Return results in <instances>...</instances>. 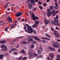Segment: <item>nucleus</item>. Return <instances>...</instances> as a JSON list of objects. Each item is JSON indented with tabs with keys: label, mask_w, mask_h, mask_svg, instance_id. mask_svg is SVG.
<instances>
[{
	"label": "nucleus",
	"mask_w": 60,
	"mask_h": 60,
	"mask_svg": "<svg viewBox=\"0 0 60 60\" xmlns=\"http://www.w3.org/2000/svg\"><path fill=\"white\" fill-rule=\"evenodd\" d=\"M24 28L25 31L27 33H29L30 34H31L34 32V30H33V29L27 24L24 26Z\"/></svg>",
	"instance_id": "nucleus-1"
},
{
	"label": "nucleus",
	"mask_w": 60,
	"mask_h": 60,
	"mask_svg": "<svg viewBox=\"0 0 60 60\" xmlns=\"http://www.w3.org/2000/svg\"><path fill=\"white\" fill-rule=\"evenodd\" d=\"M58 20L55 19V20L52 21V22L51 23H49V24L51 26H52V24H53L54 25L58 26H59L60 25V24L58 22Z\"/></svg>",
	"instance_id": "nucleus-2"
},
{
	"label": "nucleus",
	"mask_w": 60,
	"mask_h": 60,
	"mask_svg": "<svg viewBox=\"0 0 60 60\" xmlns=\"http://www.w3.org/2000/svg\"><path fill=\"white\" fill-rule=\"evenodd\" d=\"M48 13H47V15L48 17H49L51 16V14H52L53 16H55L56 13L54 11H53L52 12L49 9H48Z\"/></svg>",
	"instance_id": "nucleus-3"
},
{
	"label": "nucleus",
	"mask_w": 60,
	"mask_h": 60,
	"mask_svg": "<svg viewBox=\"0 0 60 60\" xmlns=\"http://www.w3.org/2000/svg\"><path fill=\"white\" fill-rule=\"evenodd\" d=\"M53 43V46L54 48H60V45L58 44L56 42H54Z\"/></svg>",
	"instance_id": "nucleus-4"
},
{
	"label": "nucleus",
	"mask_w": 60,
	"mask_h": 60,
	"mask_svg": "<svg viewBox=\"0 0 60 60\" xmlns=\"http://www.w3.org/2000/svg\"><path fill=\"white\" fill-rule=\"evenodd\" d=\"M28 37H30L32 38H33V39H35V40H37L39 38L38 37L35 36H28Z\"/></svg>",
	"instance_id": "nucleus-5"
},
{
	"label": "nucleus",
	"mask_w": 60,
	"mask_h": 60,
	"mask_svg": "<svg viewBox=\"0 0 60 60\" xmlns=\"http://www.w3.org/2000/svg\"><path fill=\"white\" fill-rule=\"evenodd\" d=\"M23 14V13L22 12H19L18 13H16L15 16L16 17H19V16H20Z\"/></svg>",
	"instance_id": "nucleus-6"
},
{
	"label": "nucleus",
	"mask_w": 60,
	"mask_h": 60,
	"mask_svg": "<svg viewBox=\"0 0 60 60\" xmlns=\"http://www.w3.org/2000/svg\"><path fill=\"white\" fill-rule=\"evenodd\" d=\"M7 47L5 45H4L3 49L1 50L2 51H6L7 50Z\"/></svg>",
	"instance_id": "nucleus-7"
},
{
	"label": "nucleus",
	"mask_w": 60,
	"mask_h": 60,
	"mask_svg": "<svg viewBox=\"0 0 60 60\" xmlns=\"http://www.w3.org/2000/svg\"><path fill=\"white\" fill-rule=\"evenodd\" d=\"M8 21L9 23H11L12 22V20L11 19V18H10V16H9L8 18Z\"/></svg>",
	"instance_id": "nucleus-8"
},
{
	"label": "nucleus",
	"mask_w": 60,
	"mask_h": 60,
	"mask_svg": "<svg viewBox=\"0 0 60 60\" xmlns=\"http://www.w3.org/2000/svg\"><path fill=\"white\" fill-rule=\"evenodd\" d=\"M55 4L56 5L54 6V9H56V10H57V9H58V4H57L56 2Z\"/></svg>",
	"instance_id": "nucleus-9"
},
{
	"label": "nucleus",
	"mask_w": 60,
	"mask_h": 60,
	"mask_svg": "<svg viewBox=\"0 0 60 60\" xmlns=\"http://www.w3.org/2000/svg\"><path fill=\"white\" fill-rule=\"evenodd\" d=\"M28 6L30 9H32L33 8V6H32V4H29Z\"/></svg>",
	"instance_id": "nucleus-10"
},
{
	"label": "nucleus",
	"mask_w": 60,
	"mask_h": 60,
	"mask_svg": "<svg viewBox=\"0 0 60 60\" xmlns=\"http://www.w3.org/2000/svg\"><path fill=\"white\" fill-rule=\"evenodd\" d=\"M48 48L49 49H50V50H52V51H55V48H53L51 47L50 46H49V47Z\"/></svg>",
	"instance_id": "nucleus-11"
},
{
	"label": "nucleus",
	"mask_w": 60,
	"mask_h": 60,
	"mask_svg": "<svg viewBox=\"0 0 60 60\" xmlns=\"http://www.w3.org/2000/svg\"><path fill=\"white\" fill-rule=\"evenodd\" d=\"M33 20H34V21H35V20H36V19H37V20L39 19V17L35 16V17H34L33 18Z\"/></svg>",
	"instance_id": "nucleus-12"
},
{
	"label": "nucleus",
	"mask_w": 60,
	"mask_h": 60,
	"mask_svg": "<svg viewBox=\"0 0 60 60\" xmlns=\"http://www.w3.org/2000/svg\"><path fill=\"white\" fill-rule=\"evenodd\" d=\"M28 41H33V39L29 37L28 38Z\"/></svg>",
	"instance_id": "nucleus-13"
},
{
	"label": "nucleus",
	"mask_w": 60,
	"mask_h": 60,
	"mask_svg": "<svg viewBox=\"0 0 60 60\" xmlns=\"http://www.w3.org/2000/svg\"><path fill=\"white\" fill-rule=\"evenodd\" d=\"M30 3L33 4V5H35V4H34V0H30Z\"/></svg>",
	"instance_id": "nucleus-14"
},
{
	"label": "nucleus",
	"mask_w": 60,
	"mask_h": 60,
	"mask_svg": "<svg viewBox=\"0 0 60 60\" xmlns=\"http://www.w3.org/2000/svg\"><path fill=\"white\" fill-rule=\"evenodd\" d=\"M16 25H17V24H11L10 26L13 28H14L15 26H16Z\"/></svg>",
	"instance_id": "nucleus-15"
},
{
	"label": "nucleus",
	"mask_w": 60,
	"mask_h": 60,
	"mask_svg": "<svg viewBox=\"0 0 60 60\" xmlns=\"http://www.w3.org/2000/svg\"><path fill=\"white\" fill-rule=\"evenodd\" d=\"M35 24H37V25H39V23H40V22L37 20H35Z\"/></svg>",
	"instance_id": "nucleus-16"
},
{
	"label": "nucleus",
	"mask_w": 60,
	"mask_h": 60,
	"mask_svg": "<svg viewBox=\"0 0 60 60\" xmlns=\"http://www.w3.org/2000/svg\"><path fill=\"white\" fill-rule=\"evenodd\" d=\"M28 54L30 56H32L33 55V53L32 52H28Z\"/></svg>",
	"instance_id": "nucleus-17"
},
{
	"label": "nucleus",
	"mask_w": 60,
	"mask_h": 60,
	"mask_svg": "<svg viewBox=\"0 0 60 60\" xmlns=\"http://www.w3.org/2000/svg\"><path fill=\"white\" fill-rule=\"evenodd\" d=\"M55 36L56 37H57V38L59 37L60 36V34H58L57 35L54 34Z\"/></svg>",
	"instance_id": "nucleus-18"
},
{
	"label": "nucleus",
	"mask_w": 60,
	"mask_h": 60,
	"mask_svg": "<svg viewBox=\"0 0 60 60\" xmlns=\"http://www.w3.org/2000/svg\"><path fill=\"white\" fill-rule=\"evenodd\" d=\"M41 39H44V40H50V39L48 38H47L45 37H42L41 38Z\"/></svg>",
	"instance_id": "nucleus-19"
},
{
	"label": "nucleus",
	"mask_w": 60,
	"mask_h": 60,
	"mask_svg": "<svg viewBox=\"0 0 60 60\" xmlns=\"http://www.w3.org/2000/svg\"><path fill=\"white\" fill-rule=\"evenodd\" d=\"M49 56L50 57H53L54 56V54L52 53H51L49 54Z\"/></svg>",
	"instance_id": "nucleus-20"
},
{
	"label": "nucleus",
	"mask_w": 60,
	"mask_h": 60,
	"mask_svg": "<svg viewBox=\"0 0 60 60\" xmlns=\"http://www.w3.org/2000/svg\"><path fill=\"white\" fill-rule=\"evenodd\" d=\"M21 52L22 53H23L24 54H26V53L25 52V51L24 50H22V51H21Z\"/></svg>",
	"instance_id": "nucleus-21"
},
{
	"label": "nucleus",
	"mask_w": 60,
	"mask_h": 60,
	"mask_svg": "<svg viewBox=\"0 0 60 60\" xmlns=\"http://www.w3.org/2000/svg\"><path fill=\"white\" fill-rule=\"evenodd\" d=\"M45 36L47 37H48V38H50V35H49L48 34H45Z\"/></svg>",
	"instance_id": "nucleus-22"
},
{
	"label": "nucleus",
	"mask_w": 60,
	"mask_h": 60,
	"mask_svg": "<svg viewBox=\"0 0 60 60\" xmlns=\"http://www.w3.org/2000/svg\"><path fill=\"white\" fill-rule=\"evenodd\" d=\"M34 47V45L33 44H31L30 46V48L31 49H32Z\"/></svg>",
	"instance_id": "nucleus-23"
},
{
	"label": "nucleus",
	"mask_w": 60,
	"mask_h": 60,
	"mask_svg": "<svg viewBox=\"0 0 60 60\" xmlns=\"http://www.w3.org/2000/svg\"><path fill=\"white\" fill-rule=\"evenodd\" d=\"M10 4V2H9L5 5L4 7V8H7V7H8V4Z\"/></svg>",
	"instance_id": "nucleus-24"
},
{
	"label": "nucleus",
	"mask_w": 60,
	"mask_h": 60,
	"mask_svg": "<svg viewBox=\"0 0 60 60\" xmlns=\"http://www.w3.org/2000/svg\"><path fill=\"white\" fill-rule=\"evenodd\" d=\"M31 42V43L32 44H34V43H37V42L36 41H32Z\"/></svg>",
	"instance_id": "nucleus-25"
},
{
	"label": "nucleus",
	"mask_w": 60,
	"mask_h": 60,
	"mask_svg": "<svg viewBox=\"0 0 60 60\" xmlns=\"http://www.w3.org/2000/svg\"><path fill=\"white\" fill-rule=\"evenodd\" d=\"M37 26H38V24H35L33 25V27H36Z\"/></svg>",
	"instance_id": "nucleus-26"
},
{
	"label": "nucleus",
	"mask_w": 60,
	"mask_h": 60,
	"mask_svg": "<svg viewBox=\"0 0 60 60\" xmlns=\"http://www.w3.org/2000/svg\"><path fill=\"white\" fill-rule=\"evenodd\" d=\"M6 42V41H0V43H5Z\"/></svg>",
	"instance_id": "nucleus-27"
},
{
	"label": "nucleus",
	"mask_w": 60,
	"mask_h": 60,
	"mask_svg": "<svg viewBox=\"0 0 60 60\" xmlns=\"http://www.w3.org/2000/svg\"><path fill=\"white\" fill-rule=\"evenodd\" d=\"M42 41L43 42V43H45L46 42H47V43L48 42V41H46L43 40H42Z\"/></svg>",
	"instance_id": "nucleus-28"
},
{
	"label": "nucleus",
	"mask_w": 60,
	"mask_h": 60,
	"mask_svg": "<svg viewBox=\"0 0 60 60\" xmlns=\"http://www.w3.org/2000/svg\"><path fill=\"white\" fill-rule=\"evenodd\" d=\"M27 57H24L22 58V60H26Z\"/></svg>",
	"instance_id": "nucleus-29"
},
{
	"label": "nucleus",
	"mask_w": 60,
	"mask_h": 60,
	"mask_svg": "<svg viewBox=\"0 0 60 60\" xmlns=\"http://www.w3.org/2000/svg\"><path fill=\"white\" fill-rule=\"evenodd\" d=\"M3 57H4V55L2 54L0 55V59L3 58Z\"/></svg>",
	"instance_id": "nucleus-30"
},
{
	"label": "nucleus",
	"mask_w": 60,
	"mask_h": 60,
	"mask_svg": "<svg viewBox=\"0 0 60 60\" xmlns=\"http://www.w3.org/2000/svg\"><path fill=\"white\" fill-rule=\"evenodd\" d=\"M38 53L39 55L40 54H41V51L40 50H38Z\"/></svg>",
	"instance_id": "nucleus-31"
},
{
	"label": "nucleus",
	"mask_w": 60,
	"mask_h": 60,
	"mask_svg": "<svg viewBox=\"0 0 60 60\" xmlns=\"http://www.w3.org/2000/svg\"><path fill=\"white\" fill-rule=\"evenodd\" d=\"M37 40H38V41H39V42H42V41H41V40H40V38H38Z\"/></svg>",
	"instance_id": "nucleus-32"
},
{
	"label": "nucleus",
	"mask_w": 60,
	"mask_h": 60,
	"mask_svg": "<svg viewBox=\"0 0 60 60\" xmlns=\"http://www.w3.org/2000/svg\"><path fill=\"white\" fill-rule=\"evenodd\" d=\"M23 59V57L21 56L18 59V60H21Z\"/></svg>",
	"instance_id": "nucleus-33"
},
{
	"label": "nucleus",
	"mask_w": 60,
	"mask_h": 60,
	"mask_svg": "<svg viewBox=\"0 0 60 60\" xmlns=\"http://www.w3.org/2000/svg\"><path fill=\"white\" fill-rule=\"evenodd\" d=\"M53 7L52 6H51L50 7L49 9L51 10H53Z\"/></svg>",
	"instance_id": "nucleus-34"
},
{
	"label": "nucleus",
	"mask_w": 60,
	"mask_h": 60,
	"mask_svg": "<svg viewBox=\"0 0 60 60\" xmlns=\"http://www.w3.org/2000/svg\"><path fill=\"white\" fill-rule=\"evenodd\" d=\"M45 22L46 24H48V21L46 20H45Z\"/></svg>",
	"instance_id": "nucleus-35"
},
{
	"label": "nucleus",
	"mask_w": 60,
	"mask_h": 60,
	"mask_svg": "<svg viewBox=\"0 0 60 60\" xmlns=\"http://www.w3.org/2000/svg\"><path fill=\"white\" fill-rule=\"evenodd\" d=\"M22 43L23 44H27V43L25 41H22Z\"/></svg>",
	"instance_id": "nucleus-36"
},
{
	"label": "nucleus",
	"mask_w": 60,
	"mask_h": 60,
	"mask_svg": "<svg viewBox=\"0 0 60 60\" xmlns=\"http://www.w3.org/2000/svg\"><path fill=\"white\" fill-rule=\"evenodd\" d=\"M32 18H33L34 17H35V15H34V13H33V12L32 13Z\"/></svg>",
	"instance_id": "nucleus-37"
},
{
	"label": "nucleus",
	"mask_w": 60,
	"mask_h": 60,
	"mask_svg": "<svg viewBox=\"0 0 60 60\" xmlns=\"http://www.w3.org/2000/svg\"><path fill=\"white\" fill-rule=\"evenodd\" d=\"M31 0H27L26 1V3H28V4H29V1H30Z\"/></svg>",
	"instance_id": "nucleus-38"
},
{
	"label": "nucleus",
	"mask_w": 60,
	"mask_h": 60,
	"mask_svg": "<svg viewBox=\"0 0 60 60\" xmlns=\"http://www.w3.org/2000/svg\"><path fill=\"white\" fill-rule=\"evenodd\" d=\"M12 50L15 51H17V49H15V48H13V49H12Z\"/></svg>",
	"instance_id": "nucleus-39"
},
{
	"label": "nucleus",
	"mask_w": 60,
	"mask_h": 60,
	"mask_svg": "<svg viewBox=\"0 0 60 60\" xmlns=\"http://www.w3.org/2000/svg\"><path fill=\"white\" fill-rule=\"evenodd\" d=\"M39 49L41 51H43V49H42V48L41 47H40L39 48Z\"/></svg>",
	"instance_id": "nucleus-40"
},
{
	"label": "nucleus",
	"mask_w": 60,
	"mask_h": 60,
	"mask_svg": "<svg viewBox=\"0 0 60 60\" xmlns=\"http://www.w3.org/2000/svg\"><path fill=\"white\" fill-rule=\"evenodd\" d=\"M38 4H41L42 3L41 2V1H38Z\"/></svg>",
	"instance_id": "nucleus-41"
},
{
	"label": "nucleus",
	"mask_w": 60,
	"mask_h": 60,
	"mask_svg": "<svg viewBox=\"0 0 60 60\" xmlns=\"http://www.w3.org/2000/svg\"><path fill=\"white\" fill-rule=\"evenodd\" d=\"M9 29V27H7L5 28V30H6V31L7 32H8V31H7V30Z\"/></svg>",
	"instance_id": "nucleus-42"
},
{
	"label": "nucleus",
	"mask_w": 60,
	"mask_h": 60,
	"mask_svg": "<svg viewBox=\"0 0 60 60\" xmlns=\"http://www.w3.org/2000/svg\"><path fill=\"white\" fill-rule=\"evenodd\" d=\"M54 33L55 34H57V33H58V32H57L56 31H54Z\"/></svg>",
	"instance_id": "nucleus-43"
},
{
	"label": "nucleus",
	"mask_w": 60,
	"mask_h": 60,
	"mask_svg": "<svg viewBox=\"0 0 60 60\" xmlns=\"http://www.w3.org/2000/svg\"><path fill=\"white\" fill-rule=\"evenodd\" d=\"M49 23H52V21L50 19L49 20Z\"/></svg>",
	"instance_id": "nucleus-44"
},
{
	"label": "nucleus",
	"mask_w": 60,
	"mask_h": 60,
	"mask_svg": "<svg viewBox=\"0 0 60 60\" xmlns=\"http://www.w3.org/2000/svg\"><path fill=\"white\" fill-rule=\"evenodd\" d=\"M51 30H52V31H55V29H54V28L52 27H51Z\"/></svg>",
	"instance_id": "nucleus-45"
},
{
	"label": "nucleus",
	"mask_w": 60,
	"mask_h": 60,
	"mask_svg": "<svg viewBox=\"0 0 60 60\" xmlns=\"http://www.w3.org/2000/svg\"><path fill=\"white\" fill-rule=\"evenodd\" d=\"M13 54H15L16 55H18V53L15 52H13Z\"/></svg>",
	"instance_id": "nucleus-46"
},
{
	"label": "nucleus",
	"mask_w": 60,
	"mask_h": 60,
	"mask_svg": "<svg viewBox=\"0 0 60 60\" xmlns=\"http://www.w3.org/2000/svg\"><path fill=\"white\" fill-rule=\"evenodd\" d=\"M24 37V36H21L20 37H18L16 38V39H19L20 38H21V37Z\"/></svg>",
	"instance_id": "nucleus-47"
},
{
	"label": "nucleus",
	"mask_w": 60,
	"mask_h": 60,
	"mask_svg": "<svg viewBox=\"0 0 60 60\" xmlns=\"http://www.w3.org/2000/svg\"><path fill=\"white\" fill-rule=\"evenodd\" d=\"M39 7L40 9H41V10H42V7L40 6Z\"/></svg>",
	"instance_id": "nucleus-48"
},
{
	"label": "nucleus",
	"mask_w": 60,
	"mask_h": 60,
	"mask_svg": "<svg viewBox=\"0 0 60 60\" xmlns=\"http://www.w3.org/2000/svg\"><path fill=\"white\" fill-rule=\"evenodd\" d=\"M44 7L46 6L47 5V4H46V3H44Z\"/></svg>",
	"instance_id": "nucleus-49"
},
{
	"label": "nucleus",
	"mask_w": 60,
	"mask_h": 60,
	"mask_svg": "<svg viewBox=\"0 0 60 60\" xmlns=\"http://www.w3.org/2000/svg\"><path fill=\"white\" fill-rule=\"evenodd\" d=\"M56 57H58V58H60V56L58 55H57L56 56Z\"/></svg>",
	"instance_id": "nucleus-50"
},
{
	"label": "nucleus",
	"mask_w": 60,
	"mask_h": 60,
	"mask_svg": "<svg viewBox=\"0 0 60 60\" xmlns=\"http://www.w3.org/2000/svg\"><path fill=\"white\" fill-rule=\"evenodd\" d=\"M19 45H17V46L16 47V48L17 49H18V48H19Z\"/></svg>",
	"instance_id": "nucleus-51"
},
{
	"label": "nucleus",
	"mask_w": 60,
	"mask_h": 60,
	"mask_svg": "<svg viewBox=\"0 0 60 60\" xmlns=\"http://www.w3.org/2000/svg\"><path fill=\"white\" fill-rule=\"evenodd\" d=\"M13 48V46H11L10 47V49H11L12 50V49H13L12 48Z\"/></svg>",
	"instance_id": "nucleus-52"
},
{
	"label": "nucleus",
	"mask_w": 60,
	"mask_h": 60,
	"mask_svg": "<svg viewBox=\"0 0 60 60\" xmlns=\"http://www.w3.org/2000/svg\"><path fill=\"white\" fill-rule=\"evenodd\" d=\"M11 44H14V42L13 41H12L11 42Z\"/></svg>",
	"instance_id": "nucleus-53"
},
{
	"label": "nucleus",
	"mask_w": 60,
	"mask_h": 60,
	"mask_svg": "<svg viewBox=\"0 0 60 60\" xmlns=\"http://www.w3.org/2000/svg\"><path fill=\"white\" fill-rule=\"evenodd\" d=\"M12 11H13V13H15V10H14V9H12Z\"/></svg>",
	"instance_id": "nucleus-54"
},
{
	"label": "nucleus",
	"mask_w": 60,
	"mask_h": 60,
	"mask_svg": "<svg viewBox=\"0 0 60 60\" xmlns=\"http://www.w3.org/2000/svg\"><path fill=\"white\" fill-rule=\"evenodd\" d=\"M34 56H37V54H34Z\"/></svg>",
	"instance_id": "nucleus-55"
},
{
	"label": "nucleus",
	"mask_w": 60,
	"mask_h": 60,
	"mask_svg": "<svg viewBox=\"0 0 60 60\" xmlns=\"http://www.w3.org/2000/svg\"><path fill=\"white\" fill-rule=\"evenodd\" d=\"M33 9L34 11H35V10H37L35 8H33Z\"/></svg>",
	"instance_id": "nucleus-56"
},
{
	"label": "nucleus",
	"mask_w": 60,
	"mask_h": 60,
	"mask_svg": "<svg viewBox=\"0 0 60 60\" xmlns=\"http://www.w3.org/2000/svg\"><path fill=\"white\" fill-rule=\"evenodd\" d=\"M55 29H57V30H59V29L57 27H56Z\"/></svg>",
	"instance_id": "nucleus-57"
},
{
	"label": "nucleus",
	"mask_w": 60,
	"mask_h": 60,
	"mask_svg": "<svg viewBox=\"0 0 60 60\" xmlns=\"http://www.w3.org/2000/svg\"><path fill=\"white\" fill-rule=\"evenodd\" d=\"M47 58L48 60H50V57H48Z\"/></svg>",
	"instance_id": "nucleus-58"
},
{
	"label": "nucleus",
	"mask_w": 60,
	"mask_h": 60,
	"mask_svg": "<svg viewBox=\"0 0 60 60\" xmlns=\"http://www.w3.org/2000/svg\"><path fill=\"white\" fill-rule=\"evenodd\" d=\"M4 45H1V48H4Z\"/></svg>",
	"instance_id": "nucleus-59"
},
{
	"label": "nucleus",
	"mask_w": 60,
	"mask_h": 60,
	"mask_svg": "<svg viewBox=\"0 0 60 60\" xmlns=\"http://www.w3.org/2000/svg\"><path fill=\"white\" fill-rule=\"evenodd\" d=\"M17 20H15L14 21V22H15V23H17Z\"/></svg>",
	"instance_id": "nucleus-60"
},
{
	"label": "nucleus",
	"mask_w": 60,
	"mask_h": 60,
	"mask_svg": "<svg viewBox=\"0 0 60 60\" xmlns=\"http://www.w3.org/2000/svg\"><path fill=\"white\" fill-rule=\"evenodd\" d=\"M58 52H59L60 53V49H59L58 50Z\"/></svg>",
	"instance_id": "nucleus-61"
},
{
	"label": "nucleus",
	"mask_w": 60,
	"mask_h": 60,
	"mask_svg": "<svg viewBox=\"0 0 60 60\" xmlns=\"http://www.w3.org/2000/svg\"><path fill=\"white\" fill-rule=\"evenodd\" d=\"M8 55V53H5V56H7Z\"/></svg>",
	"instance_id": "nucleus-62"
},
{
	"label": "nucleus",
	"mask_w": 60,
	"mask_h": 60,
	"mask_svg": "<svg viewBox=\"0 0 60 60\" xmlns=\"http://www.w3.org/2000/svg\"><path fill=\"white\" fill-rule=\"evenodd\" d=\"M39 0H35V2H38Z\"/></svg>",
	"instance_id": "nucleus-63"
},
{
	"label": "nucleus",
	"mask_w": 60,
	"mask_h": 60,
	"mask_svg": "<svg viewBox=\"0 0 60 60\" xmlns=\"http://www.w3.org/2000/svg\"><path fill=\"white\" fill-rule=\"evenodd\" d=\"M56 60H60V59H59L58 58H56Z\"/></svg>",
	"instance_id": "nucleus-64"
}]
</instances>
